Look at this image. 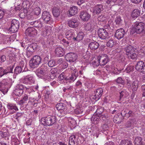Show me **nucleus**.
<instances>
[{
    "label": "nucleus",
    "mask_w": 145,
    "mask_h": 145,
    "mask_svg": "<svg viewBox=\"0 0 145 145\" xmlns=\"http://www.w3.org/2000/svg\"><path fill=\"white\" fill-rule=\"evenodd\" d=\"M131 32L133 34L136 33L141 36L145 35V24L143 22L135 23L132 27Z\"/></svg>",
    "instance_id": "nucleus-1"
},
{
    "label": "nucleus",
    "mask_w": 145,
    "mask_h": 145,
    "mask_svg": "<svg viewBox=\"0 0 145 145\" xmlns=\"http://www.w3.org/2000/svg\"><path fill=\"white\" fill-rule=\"evenodd\" d=\"M77 74V73L75 71V73H72L70 76L67 77L65 75V73L63 72L59 75L58 80L60 81L64 80L65 81L64 83H70L73 82L76 80L78 76Z\"/></svg>",
    "instance_id": "nucleus-2"
},
{
    "label": "nucleus",
    "mask_w": 145,
    "mask_h": 145,
    "mask_svg": "<svg viewBox=\"0 0 145 145\" xmlns=\"http://www.w3.org/2000/svg\"><path fill=\"white\" fill-rule=\"evenodd\" d=\"M41 123L44 126H50L55 124L57 121L56 117L51 116L44 118H42L40 120Z\"/></svg>",
    "instance_id": "nucleus-3"
},
{
    "label": "nucleus",
    "mask_w": 145,
    "mask_h": 145,
    "mask_svg": "<svg viewBox=\"0 0 145 145\" xmlns=\"http://www.w3.org/2000/svg\"><path fill=\"white\" fill-rule=\"evenodd\" d=\"M41 58L39 56L36 55L32 58L29 62L30 67L32 68L37 67L40 63Z\"/></svg>",
    "instance_id": "nucleus-4"
},
{
    "label": "nucleus",
    "mask_w": 145,
    "mask_h": 145,
    "mask_svg": "<svg viewBox=\"0 0 145 145\" xmlns=\"http://www.w3.org/2000/svg\"><path fill=\"white\" fill-rule=\"evenodd\" d=\"M41 19L43 20L44 23L47 24L51 25L53 23L51 15L50 12L47 11L42 12Z\"/></svg>",
    "instance_id": "nucleus-5"
},
{
    "label": "nucleus",
    "mask_w": 145,
    "mask_h": 145,
    "mask_svg": "<svg viewBox=\"0 0 145 145\" xmlns=\"http://www.w3.org/2000/svg\"><path fill=\"white\" fill-rule=\"evenodd\" d=\"M20 22L19 21L15 19L12 20L10 26L9 30L12 33H15L17 31L20 27Z\"/></svg>",
    "instance_id": "nucleus-6"
},
{
    "label": "nucleus",
    "mask_w": 145,
    "mask_h": 145,
    "mask_svg": "<svg viewBox=\"0 0 145 145\" xmlns=\"http://www.w3.org/2000/svg\"><path fill=\"white\" fill-rule=\"evenodd\" d=\"M38 46L37 44L35 43H33L31 44H29L27 48V51L26 55L28 57H29L30 56V54H29V53L31 52H33L37 50L38 48Z\"/></svg>",
    "instance_id": "nucleus-7"
},
{
    "label": "nucleus",
    "mask_w": 145,
    "mask_h": 145,
    "mask_svg": "<svg viewBox=\"0 0 145 145\" xmlns=\"http://www.w3.org/2000/svg\"><path fill=\"white\" fill-rule=\"evenodd\" d=\"M98 59L100 62V65L102 66L105 65L109 61L108 56L105 54H101L98 57Z\"/></svg>",
    "instance_id": "nucleus-8"
},
{
    "label": "nucleus",
    "mask_w": 145,
    "mask_h": 145,
    "mask_svg": "<svg viewBox=\"0 0 145 145\" xmlns=\"http://www.w3.org/2000/svg\"><path fill=\"white\" fill-rule=\"evenodd\" d=\"M135 68L137 71L143 73H145V63L143 61H139L137 62Z\"/></svg>",
    "instance_id": "nucleus-9"
},
{
    "label": "nucleus",
    "mask_w": 145,
    "mask_h": 145,
    "mask_svg": "<svg viewBox=\"0 0 145 145\" xmlns=\"http://www.w3.org/2000/svg\"><path fill=\"white\" fill-rule=\"evenodd\" d=\"M98 35L99 37L102 39H108L109 37L106 31L104 29L99 28L98 31Z\"/></svg>",
    "instance_id": "nucleus-10"
},
{
    "label": "nucleus",
    "mask_w": 145,
    "mask_h": 145,
    "mask_svg": "<svg viewBox=\"0 0 145 145\" xmlns=\"http://www.w3.org/2000/svg\"><path fill=\"white\" fill-rule=\"evenodd\" d=\"M24 89V87L22 84H18L16 86L13 92L16 95L20 96L23 94Z\"/></svg>",
    "instance_id": "nucleus-11"
},
{
    "label": "nucleus",
    "mask_w": 145,
    "mask_h": 145,
    "mask_svg": "<svg viewBox=\"0 0 145 145\" xmlns=\"http://www.w3.org/2000/svg\"><path fill=\"white\" fill-rule=\"evenodd\" d=\"M37 31L32 27H28L25 31V33L26 36L30 37H34L37 34Z\"/></svg>",
    "instance_id": "nucleus-12"
},
{
    "label": "nucleus",
    "mask_w": 145,
    "mask_h": 145,
    "mask_svg": "<svg viewBox=\"0 0 145 145\" xmlns=\"http://www.w3.org/2000/svg\"><path fill=\"white\" fill-rule=\"evenodd\" d=\"M8 83L4 80L0 82V92L4 95L8 91Z\"/></svg>",
    "instance_id": "nucleus-13"
},
{
    "label": "nucleus",
    "mask_w": 145,
    "mask_h": 145,
    "mask_svg": "<svg viewBox=\"0 0 145 145\" xmlns=\"http://www.w3.org/2000/svg\"><path fill=\"white\" fill-rule=\"evenodd\" d=\"M65 58L66 60L70 62H73L76 59L77 55L71 52L67 54L65 56Z\"/></svg>",
    "instance_id": "nucleus-14"
},
{
    "label": "nucleus",
    "mask_w": 145,
    "mask_h": 145,
    "mask_svg": "<svg viewBox=\"0 0 145 145\" xmlns=\"http://www.w3.org/2000/svg\"><path fill=\"white\" fill-rule=\"evenodd\" d=\"M126 34L123 28H121L116 30L115 37L118 40H120L124 37Z\"/></svg>",
    "instance_id": "nucleus-15"
},
{
    "label": "nucleus",
    "mask_w": 145,
    "mask_h": 145,
    "mask_svg": "<svg viewBox=\"0 0 145 145\" xmlns=\"http://www.w3.org/2000/svg\"><path fill=\"white\" fill-rule=\"evenodd\" d=\"M80 17L84 21H88L91 17L90 15L85 11H82L80 13Z\"/></svg>",
    "instance_id": "nucleus-16"
},
{
    "label": "nucleus",
    "mask_w": 145,
    "mask_h": 145,
    "mask_svg": "<svg viewBox=\"0 0 145 145\" xmlns=\"http://www.w3.org/2000/svg\"><path fill=\"white\" fill-rule=\"evenodd\" d=\"M138 119L135 118L129 119L126 123L125 128L129 129H132L133 127L134 124L137 123Z\"/></svg>",
    "instance_id": "nucleus-17"
},
{
    "label": "nucleus",
    "mask_w": 145,
    "mask_h": 145,
    "mask_svg": "<svg viewBox=\"0 0 145 145\" xmlns=\"http://www.w3.org/2000/svg\"><path fill=\"white\" fill-rule=\"evenodd\" d=\"M94 95L93 98L96 100L99 99L102 96L103 92V89L101 88H99L95 90L94 91Z\"/></svg>",
    "instance_id": "nucleus-18"
},
{
    "label": "nucleus",
    "mask_w": 145,
    "mask_h": 145,
    "mask_svg": "<svg viewBox=\"0 0 145 145\" xmlns=\"http://www.w3.org/2000/svg\"><path fill=\"white\" fill-rule=\"evenodd\" d=\"M68 24L70 27L75 28L78 27L79 24V22L77 18H74L69 20Z\"/></svg>",
    "instance_id": "nucleus-19"
},
{
    "label": "nucleus",
    "mask_w": 145,
    "mask_h": 145,
    "mask_svg": "<svg viewBox=\"0 0 145 145\" xmlns=\"http://www.w3.org/2000/svg\"><path fill=\"white\" fill-rule=\"evenodd\" d=\"M57 110H60L61 113L65 114V111L67 110V107L66 104L62 103H60L57 104L56 105Z\"/></svg>",
    "instance_id": "nucleus-20"
},
{
    "label": "nucleus",
    "mask_w": 145,
    "mask_h": 145,
    "mask_svg": "<svg viewBox=\"0 0 145 145\" xmlns=\"http://www.w3.org/2000/svg\"><path fill=\"white\" fill-rule=\"evenodd\" d=\"M104 10L103 6L101 4L97 5L93 8V14L94 15L101 13Z\"/></svg>",
    "instance_id": "nucleus-21"
},
{
    "label": "nucleus",
    "mask_w": 145,
    "mask_h": 145,
    "mask_svg": "<svg viewBox=\"0 0 145 145\" xmlns=\"http://www.w3.org/2000/svg\"><path fill=\"white\" fill-rule=\"evenodd\" d=\"M50 76H46V77L48 78L47 79H49L50 78L52 79H54L56 77L57 73L58 72V69L57 68H53L51 69L50 71Z\"/></svg>",
    "instance_id": "nucleus-22"
},
{
    "label": "nucleus",
    "mask_w": 145,
    "mask_h": 145,
    "mask_svg": "<svg viewBox=\"0 0 145 145\" xmlns=\"http://www.w3.org/2000/svg\"><path fill=\"white\" fill-rule=\"evenodd\" d=\"M56 56L57 57L63 56L65 54V50L64 48L60 46H58L55 50Z\"/></svg>",
    "instance_id": "nucleus-23"
},
{
    "label": "nucleus",
    "mask_w": 145,
    "mask_h": 145,
    "mask_svg": "<svg viewBox=\"0 0 145 145\" xmlns=\"http://www.w3.org/2000/svg\"><path fill=\"white\" fill-rule=\"evenodd\" d=\"M84 35L83 32H79L77 34L76 37H73L72 40L74 42H79L83 40Z\"/></svg>",
    "instance_id": "nucleus-24"
},
{
    "label": "nucleus",
    "mask_w": 145,
    "mask_h": 145,
    "mask_svg": "<svg viewBox=\"0 0 145 145\" xmlns=\"http://www.w3.org/2000/svg\"><path fill=\"white\" fill-rule=\"evenodd\" d=\"M99 45L98 43L95 41L93 40L89 44V48L93 50H97L99 47Z\"/></svg>",
    "instance_id": "nucleus-25"
},
{
    "label": "nucleus",
    "mask_w": 145,
    "mask_h": 145,
    "mask_svg": "<svg viewBox=\"0 0 145 145\" xmlns=\"http://www.w3.org/2000/svg\"><path fill=\"white\" fill-rule=\"evenodd\" d=\"M34 78L33 76L27 75L26 76L23 80V83L26 84H29L34 82Z\"/></svg>",
    "instance_id": "nucleus-26"
},
{
    "label": "nucleus",
    "mask_w": 145,
    "mask_h": 145,
    "mask_svg": "<svg viewBox=\"0 0 145 145\" xmlns=\"http://www.w3.org/2000/svg\"><path fill=\"white\" fill-rule=\"evenodd\" d=\"M134 143L135 145H141L145 144V140H143L140 137H136L134 140Z\"/></svg>",
    "instance_id": "nucleus-27"
},
{
    "label": "nucleus",
    "mask_w": 145,
    "mask_h": 145,
    "mask_svg": "<svg viewBox=\"0 0 145 145\" xmlns=\"http://www.w3.org/2000/svg\"><path fill=\"white\" fill-rule=\"evenodd\" d=\"M30 24L33 27L37 28H41L43 27L41 22L39 20L31 22Z\"/></svg>",
    "instance_id": "nucleus-28"
},
{
    "label": "nucleus",
    "mask_w": 145,
    "mask_h": 145,
    "mask_svg": "<svg viewBox=\"0 0 145 145\" xmlns=\"http://www.w3.org/2000/svg\"><path fill=\"white\" fill-rule=\"evenodd\" d=\"M100 110H101L102 111V108L97 109L96 111L97 113L100 117L101 121H102V120H103V121H105L107 118V115H106V114H103V113H101L99 112Z\"/></svg>",
    "instance_id": "nucleus-29"
},
{
    "label": "nucleus",
    "mask_w": 145,
    "mask_h": 145,
    "mask_svg": "<svg viewBox=\"0 0 145 145\" xmlns=\"http://www.w3.org/2000/svg\"><path fill=\"white\" fill-rule=\"evenodd\" d=\"M135 48L133 46L129 45L125 48L124 50L125 51V54L127 55L130 53H132L135 51Z\"/></svg>",
    "instance_id": "nucleus-30"
},
{
    "label": "nucleus",
    "mask_w": 145,
    "mask_h": 145,
    "mask_svg": "<svg viewBox=\"0 0 145 145\" xmlns=\"http://www.w3.org/2000/svg\"><path fill=\"white\" fill-rule=\"evenodd\" d=\"M14 67V64L9 66L7 67L6 69H5V72L6 73V75H7L8 76V78H9L10 77L9 75L10 74H12L13 69Z\"/></svg>",
    "instance_id": "nucleus-31"
},
{
    "label": "nucleus",
    "mask_w": 145,
    "mask_h": 145,
    "mask_svg": "<svg viewBox=\"0 0 145 145\" xmlns=\"http://www.w3.org/2000/svg\"><path fill=\"white\" fill-rule=\"evenodd\" d=\"M140 82L137 80H134L132 84V91H137L138 88L139 87Z\"/></svg>",
    "instance_id": "nucleus-32"
},
{
    "label": "nucleus",
    "mask_w": 145,
    "mask_h": 145,
    "mask_svg": "<svg viewBox=\"0 0 145 145\" xmlns=\"http://www.w3.org/2000/svg\"><path fill=\"white\" fill-rule=\"evenodd\" d=\"M7 107L9 110H12L10 112V114H12L16 111L18 110L17 107L14 105L11 104H8L7 105Z\"/></svg>",
    "instance_id": "nucleus-33"
},
{
    "label": "nucleus",
    "mask_w": 145,
    "mask_h": 145,
    "mask_svg": "<svg viewBox=\"0 0 145 145\" xmlns=\"http://www.w3.org/2000/svg\"><path fill=\"white\" fill-rule=\"evenodd\" d=\"M120 97L119 100L121 101L127 97L128 96L129 94L126 90H123L120 92Z\"/></svg>",
    "instance_id": "nucleus-34"
},
{
    "label": "nucleus",
    "mask_w": 145,
    "mask_h": 145,
    "mask_svg": "<svg viewBox=\"0 0 145 145\" xmlns=\"http://www.w3.org/2000/svg\"><path fill=\"white\" fill-rule=\"evenodd\" d=\"M29 96L26 94L23 96L22 99L18 102V104L22 105L27 101L29 102Z\"/></svg>",
    "instance_id": "nucleus-35"
},
{
    "label": "nucleus",
    "mask_w": 145,
    "mask_h": 145,
    "mask_svg": "<svg viewBox=\"0 0 145 145\" xmlns=\"http://www.w3.org/2000/svg\"><path fill=\"white\" fill-rule=\"evenodd\" d=\"M69 14L71 16H73L76 14L78 12V8L76 6L71 7L69 10Z\"/></svg>",
    "instance_id": "nucleus-36"
},
{
    "label": "nucleus",
    "mask_w": 145,
    "mask_h": 145,
    "mask_svg": "<svg viewBox=\"0 0 145 145\" xmlns=\"http://www.w3.org/2000/svg\"><path fill=\"white\" fill-rule=\"evenodd\" d=\"M60 10L58 7H54L52 8V12L53 16L56 17H58L60 15Z\"/></svg>",
    "instance_id": "nucleus-37"
},
{
    "label": "nucleus",
    "mask_w": 145,
    "mask_h": 145,
    "mask_svg": "<svg viewBox=\"0 0 145 145\" xmlns=\"http://www.w3.org/2000/svg\"><path fill=\"white\" fill-rule=\"evenodd\" d=\"M140 14V10L138 9H135L133 10L131 14V16L133 18H137Z\"/></svg>",
    "instance_id": "nucleus-38"
},
{
    "label": "nucleus",
    "mask_w": 145,
    "mask_h": 145,
    "mask_svg": "<svg viewBox=\"0 0 145 145\" xmlns=\"http://www.w3.org/2000/svg\"><path fill=\"white\" fill-rule=\"evenodd\" d=\"M92 120L94 124H97L101 121L98 114L93 115L91 118V120Z\"/></svg>",
    "instance_id": "nucleus-39"
},
{
    "label": "nucleus",
    "mask_w": 145,
    "mask_h": 145,
    "mask_svg": "<svg viewBox=\"0 0 145 145\" xmlns=\"http://www.w3.org/2000/svg\"><path fill=\"white\" fill-rule=\"evenodd\" d=\"M76 136L75 135H72L69 137V145H74L76 141Z\"/></svg>",
    "instance_id": "nucleus-40"
},
{
    "label": "nucleus",
    "mask_w": 145,
    "mask_h": 145,
    "mask_svg": "<svg viewBox=\"0 0 145 145\" xmlns=\"http://www.w3.org/2000/svg\"><path fill=\"white\" fill-rule=\"evenodd\" d=\"M13 36H11L10 37L5 38L4 39V43L8 45L10 44L11 42L14 41V40L13 39Z\"/></svg>",
    "instance_id": "nucleus-41"
},
{
    "label": "nucleus",
    "mask_w": 145,
    "mask_h": 145,
    "mask_svg": "<svg viewBox=\"0 0 145 145\" xmlns=\"http://www.w3.org/2000/svg\"><path fill=\"white\" fill-rule=\"evenodd\" d=\"M120 114H118L114 117L113 120L114 122L116 123H120L122 121V119L119 117Z\"/></svg>",
    "instance_id": "nucleus-42"
},
{
    "label": "nucleus",
    "mask_w": 145,
    "mask_h": 145,
    "mask_svg": "<svg viewBox=\"0 0 145 145\" xmlns=\"http://www.w3.org/2000/svg\"><path fill=\"white\" fill-rule=\"evenodd\" d=\"M24 67V65L22 66H18L16 67L14 70V73L18 74L20 73L22 71L23 68Z\"/></svg>",
    "instance_id": "nucleus-43"
},
{
    "label": "nucleus",
    "mask_w": 145,
    "mask_h": 145,
    "mask_svg": "<svg viewBox=\"0 0 145 145\" xmlns=\"http://www.w3.org/2000/svg\"><path fill=\"white\" fill-rule=\"evenodd\" d=\"M50 41L46 39L43 40L41 42V44L44 48L49 47L51 46Z\"/></svg>",
    "instance_id": "nucleus-44"
},
{
    "label": "nucleus",
    "mask_w": 145,
    "mask_h": 145,
    "mask_svg": "<svg viewBox=\"0 0 145 145\" xmlns=\"http://www.w3.org/2000/svg\"><path fill=\"white\" fill-rule=\"evenodd\" d=\"M73 89V87L72 86H67L63 87V92L66 93L69 92L70 91L72 90Z\"/></svg>",
    "instance_id": "nucleus-45"
},
{
    "label": "nucleus",
    "mask_w": 145,
    "mask_h": 145,
    "mask_svg": "<svg viewBox=\"0 0 145 145\" xmlns=\"http://www.w3.org/2000/svg\"><path fill=\"white\" fill-rule=\"evenodd\" d=\"M94 26L92 23H88L85 26L84 28L86 31H90L94 28Z\"/></svg>",
    "instance_id": "nucleus-46"
},
{
    "label": "nucleus",
    "mask_w": 145,
    "mask_h": 145,
    "mask_svg": "<svg viewBox=\"0 0 145 145\" xmlns=\"http://www.w3.org/2000/svg\"><path fill=\"white\" fill-rule=\"evenodd\" d=\"M62 42V44L65 46L67 47L70 44V42L68 39H63L61 41Z\"/></svg>",
    "instance_id": "nucleus-47"
},
{
    "label": "nucleus",
    "mask_w": 145,
    "mask_h": 145,
    "mask_svg": "<svg viewBox=\"0 0 145 145\" xmlns=\"http://www.w3.org/2000/svg\"><path fill=\"white\" fill-rule=\"evenodd\" d=\"M48 68L46 64H43L41 66L40 70L45 73L48 71Z\"/></svg>",
    "instance_id": "nucleus-48"
},
{
    "label": "nucleus",
    "mask_w": 145,
    "mask_h": 145,
    "mask_svg": "<svg viewBox=\"0 0 145 145\" xmlns=\"http://www.w3.org/2000/svg\"><path fill=\"white\" fill-rule=\"evenodd\" d=\"M115 22H116V24H121L122 23V20L121 19V16H117L115 18Z\"/></svg>",
    "instance_id": "nucleus-49"
},
{
    "label": "nucleus",
    "mask_w": 145,
    "mask_h": 145,
    "mask_svg": "<svg viewBox=\"0 0 145 145\" xmlns=\"http://www.w3.org/2000/svg\"><path fill=\"white\" fill-rule=\"evenodd\" d=\"M91 63L92 64V65H93L94 67L98 66L99 65H100V62L99 61V60L98 58L97 59H96L95 60H93L92 61Z\"/></svg>",
    "instance_id": "nucleus-50"
},
{
    "label": "nucleus",
    "mask_w": 145,
    "mask_h": 145,
    "mask_svg": "<svg viewBox=\"0 0 145 145\" xmlns=\"http://www.w3.org/2000/svg\"><path fill=\"white\" fill-rule=\"evenodd\" d=\"M106 18L105 15L101 14V15H99L97 18V20L98 21L101 22H103L106 20Z\"/></svg>",
    "instance_id": "nucleus-51"
},
{
    "label": "nucleus",
    "mask_w": 145,
    "mask_h": 145,
    "mask_svg": "<svg viewBox=\"0 0 145 145\" xmlns=\"http://www.w3.org/2000/svg\"><path fill=\"white\" fill-rule=\"evenodd\" d=\"M129 59H134L136 58L137 57V55L135 53V52L132 53H130L127 55Z\"/></svg>",
    "instance_id": "nucleus-52"
},
{
    "label": "nucleus",
    "mask_w": 145,
    "mask_h": 145,
    "mask_svg": "<svg viewBox=\"0 0 145 145\" xmlns=\"http://www.w3.org/2000/svg\"><path fill=\"white\" fill-rule=\"evenodd\" d=\"M34 13L36 15H39L40 13L41 9L40 8L38 7L35 8L33 10Z\"/></svg>",
    "instance_id": "nucleus-53"
},
{
    "label": "nucleus",
    "mask_w": 145,
    "mask_h": 145,
    "mask_svg": "<svg viewBox=\"0 0 145 145\" xmlns=\"http://www.w3.org/2000/svg\"><path fill=\"white\" fill-rule=\"evenodd\" d=\"M20 142L17 138H14L12 139V145H17L20 144Z\"/></svg>",
    "instance_id": "nucleus-54"
},
{
    "label": "nucleus",
    "mask_w": 145,
    "mask_h": 145,
    "mask_svg": "<svg viewBox=\"0 0 145 145\" xmlns=\"http://www.w3.org/2000/svg\"><path fill=\"white\" fill-rule=\"evenodd\" d=\"M114 44V41L112 39L110 40L107 43L106 46L108 47H112Z\"/></svg>",
    "instance_id": "nucleus-55"
},
{
    "label": "nucleus",
    "mask_w": 145,
    "mask_h": 145,
    "mask_svg": "<svg viewBox=\"0 0 145 145\" xmlns=\"http://www.w3.org/2000/svg\"><path fill=\"white\" fill-rule=\"evenodd\" d=\"M116 81L117 83L121 84L122 85H123L125 84V80H123L122 78L121 77H118Z\"/></svg>",
    "instance_id": "nucleus-56"
},
{
    "label": "nucleus",
    "mask_w": 145,
    "mask_h": 145,
    "mask_svg": "<svg viewBox=\"0 0 145 145\" xmlns=\"http://www.w3.org/2000/svg\"><path fill=\"white\" fill-rule=\"evenodd\" d=\"M45 73L40 69L38 71L37 73V76L40 78H42Z\"/></svg>",
    "instance_id": "nucleus-57"
},
{
    "label": "nucleus",
    "mask_w": 145,
    "mask_h": 145,
    "mask_svg": "<svg viewBox=\"0 0 145 145\" xmlns=\"http://www.w3.org/2000/svg\"><path fill=\"white\" fill-rule=\"evenodd\" d=\"M134 67L132 66H128L125 69V71L127 73H129L133 71Z\"/></svg>",
    "instance_id": "nucleus-58"
},
{
    "label": "nucleus",
    "mask_w": 145,
    "mask_h": 145,
    "mask_svg": "<svg viewBox=\"0 0 145 145\" xmlns=\"http://www.w3.org/2000/svg\"><path fill=\"white\" fill-rule=\"evenodd\" d=\"M48 66L50 67H52L56 65L55 61L53 59L49 60L48 63Z\"/></svg>",
    "instance_id": "nucleus-59"
},
{
    "label": "nucleus",
    "mask_w": 145,
    "mask_h": 145,
    "mask_svg": "<svg viewBox=\"0 0 145 145\" xmlns=\"http://www.w3.org/2000/svg\"><path fill=\"white\" fill-rule=\"evenodd\" d=\"M4 75H6L5 69L3 67H0V78Z\"/></svg>",
    "instance_id": "nucleus-60"
},
{
    "label": "nucleus",
    "mask_w": 145,
    "mask_h": 145,
    "mask_svg": "<svg viewBox=\"0 0 145 145\" xmlns=\"http://www.w3.org/2000/svg\"><path fill=\"white\" fill-rule=\"evenodd\" d=\"M128 110L127 109H124L122 110L121 113V114L122 116L127 117V113Z\"/></svg>",
    "instance_id": "nucleus-61"
},
{
    "label": "nucleus",
    "mask_w": 145,
    "mask_h": 145,
    "mask_svg": "<svg viewBox=\"0 0 145 145\" xmlns=\"http://www.w3.org/2000/svg\"><path fill=\"white\" fill-rule=\"evenodd\" d=\"M118 0H105L106 3L108 5H112Z\"/></svg>",
    "instance_id": "nucleus-62"
},
{
    "label": "nucleus",
    "mask_w": 145,
    "mask_h": 145,
    "mask_svg": "<svg viewBox=\"0 0 145 145\" xmlns=\"http://www.w3.org/2000/svg\"><path fill=\"white\" fill-rule=\"evenodd\" d=\"M125 58L123 55L120 56L118 58V61L120 62H123L125 61Z\"/></svg>",
    "instance_id": "nucleus-63"
},
{
    "label": "nucleus",
    "mask_w": 145,
    "mask_h": 145,
    "mask_svg": "<svg viewBox=\"0 0 145 145\" xmlns=\"http://www.w3.org/2000/svg\"><path fill=\"white\" fill-rule=\"evenodd\" d=\"M142 96L145 97V84L142 85L141 87Z\"/></svg>",
    "instance_id": "nucleus-64"
}]
</instances>
